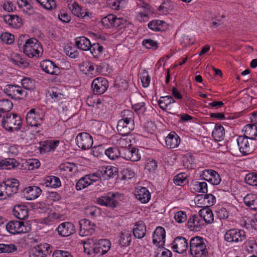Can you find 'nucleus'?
Returning a JSON list of instances; mask_svg holds the SVG:
<instances>
[{
  "label": "nucleus",
  "mask_w": 257,
  "mask_h": 257,
  "mask_svg": "<svg viewBox=\"0 0 257 257\" xmlns=\"http://www.w3.org/2000/svg\"><path fill=\"white\" fill-rule=\"evenodd\" d=\"M80 227L79 235L86 236L93 234L95 231V225L86 219H81L79 221Z\"/></svg>",
  "instance_id": "nucleus-16"
},
{
  "label": "nucleus",
  "mask_w": 257,
  "mask_h": 257,
  "mask_svg": "<svg viewBox=\"0 0 257 257\" xmlns=\"http://www.w3.org/2000/svg\"><path fill=\"white\" fill-rule=\"evenodd\" d=\"M206 240L200 236L192 237L189 242V252L192 257H206L208 250Z\"/></svg>",
  "instance_id": "nucleus-3"
},
{
  "label": "nucleus",
  "mask_w": 257,
  "mask_h": 257,
  "mask_svg": "<svg viewBox=\"0 0 257 257\" xmlns=\"http://www.w3.org/2000/svg\"><path fill=\"white\" fill-rule=\"evenodd\" d=\"M131 241L132 235L129 231L126 230L121 231L118 240L119 245L121 246H128L131 244Z\"/></svg>",
  "instance_id": "nucleus-41"
},
{
  "label": "nucleus",
  "mask_w": 257,
  "mask_h": 257,
  "mask_svg": "<svg viewBox=\"0 0 257 257\" xmlns=\"http://www.w3.org/2000/svg\"><path fill=\"white\" fill-rule=\"evenodd\" d=\"M85 213L88 216L95 217L100 213V209L95 206H89L85 209Z\"/></svg>",
  "instance_id": "nucleus-60"
},
{
  "label": "nucleus",
  "mask_w": 257,
  "mask_h": 257,
  "mask_svg": "<svg viewBox=\"0 0 257 257\" xmlns=\"http://www.w3.org/2000/svg\"><path fill=\"white\" fill-rule=\"evenodd\" d=\"M4 93L9 97L14 99H21L26 97L27 92L18 85H7L4 89Z\"/></svg>",
  "instance_id": "nucleus-9"
},
{
  "label": "nucleus",
  "mask_w": 257,
  "mask_h": 257,
  "mask_svg": "<svg viewBox=\"0 0 257 257\" xmlns=\"http://www.w3.org/2000/svg\"><path fill=\"white\" fill-rule=\"evenodd\" d=\"M202 199L204 202V207H209L213 205L216 202L215 197L211 194H206L202 195Z\"/></svg>",
  "instance_id": "nucleus-55"
},
{
  "label": "nucleus",
  "mask_w": 257,
  "mask_h": 257,
  "mask_svg": "<svg viewBox=\"0 0 257 257\" xmlns=\"http://www.w3.org/2000/svg\"><path fill=\"white\" fill-rule=\"evenodd\" d=\"M245 250L249 253L257 254V243L253 238H249L244 243Z\"/></svg>",
  "instance_id": "nucleus-45"
},
{
  "label": "nucleus",
  "mask_w": 257,
  "mask_h": 257,
  "mask_svg": "<svg viewBox=\"0 0 257 257\" xmlns=\"http://www.w3.org/2000/svg\"><path fill=\"white\" fill-rule=\"evenodd\" d=\"M199 216L203 220V222H205L206 223H212L214 221L213 214L209 208H204L200 210L199 212Z\"/></svg>",
  "instance_id": "nucleus-42"
},
{
  "label": "nucleus",
  "mask_w": 257,
  "mask_h": 257,
  "mask_svg": "<svg viewBox=\"0 0 257 257\" xmlns=\"http://www.w3.org/2000/svg\"><path fill=\"white\" fill-rule=\"evenodd\" d=\"M19 163L15 159L8 158L5 159H0V169L11 170L17 168Z\"/></svg>",
  "instance_id": "nucleus-37"
},
{
  "label": "nucleus",
  "mask_w": 257,
  "mask_h": 257,
  "mask_svg": "<svg viewBox=\"0 0 257 257\" xmlns=\"http://www.w3.org/2000/svg\"><path fill=\"white\" fill-rule=\"evenodd\" d=\"M136 198L142 203H148L151 197V194L149 190L146 187H141L136 191Z\"/></svg>",
  "instance_id": "nucleus-29"
},
{
  "label": "nucleus",
  "mask_w": 257,
  "mask_h": 257,
  "mask_svg": "<svg viewBox=\"0 0 257 257\" xmlns=\"http://www.w3.org/2000/svg\"><path fill=\"white\" fill-rule=\"evenodd\" d=\"M59 140H47L45 142L43 147L41 148V152H49L54 151L59 144Z\"/></svg>",
  "instance_id": "nucleus-43"
},
{
  "label": "nucleus",
  "mask_w": 257,
  "mask_h": 257,
  "mask_svg": "<svg viewBox=\"0 0 257 257\" xmlns=\"http://www.w3.org/2000/svg\"><path fill=\"white\" fill-rule=\"evenodd\" d=\"M78 147L86 150L91 148L93 145L92 137L87 133H81L77 135L75 139Z\"/></svg>",
  "instance_id": "nucleus-12"
},
{
  "label": "nucleus",
  "mask_w": 257,
  "mask_h": 257,
  "mask_svg": "<svg viewBox=\"0 0 257 257\" xmlns=\"http://www.w3.org/2000/svg\"><path fill=\"white\" fill-rule=\"evenodd\" d=\"M90 185L86 175L80 178L76 183L75 188L77 190H81Z\"/></svg>",
  "instance_id": "nucleus-57"
},
{
  "label": "nucleus",
  "mask_w": 257,
  "mask_h": 257,
  "mask_svg": "<svg viewBox=\"0 0 257 257\" xmlns=\"http://www.w3.org/2000/svg\"><path fill=\"white\" fill-rule=\"evenodd\" d=\"M13 103L9 99L0 100V112L2 113H10L13 107Z\"/></svg>",
  "instance_id": "nucleus-47"
},
{
  "label": "nucleus",
  "mask_w": 257,
  "mask_h": 257,
  "mask_svg": "<svg viewBox=\"0 0 257 257\" xmlns=\"http://www.w3.org/2000/svg\"><path fill=\"white\" fill-rule=\"evenodd\" d=\"M28 224V223H26ZM7 231L12 234H20L29 232L31 230L30 225H26L24 222L20 221H11L6 225Z\"/></svg>",
  "instance_id": "nucleus-8"
},
{
  "label": "nucleus",
  "mask_w": 257,
  "mask_h": 257,
  "mask_svg": "<svg viewBox=\"0 0 257 257\" xmlns=\"http://www.w3.org/2000/svg\"><path fill=\"white\" fill-rule=\"evenodd\" d=\"M121 194L118 192H109L107 196H102L98 198L96 202L101 205L114 208L118 205V202L115 199L118 198Z\"/></svg>",
  "instance_id": "nucleus-10"
},
{
  "label": "nucleus",
  "mask_w": 257,
  "mask_h": 257,
  "mask_svg": "<svg viewBox=\"0 0 257 257\" xmlns=\"http://www.w3.org/2000/svg\"><path fill=\"white\" fill-rule=\"evenodd\" d=\"M101 23L102 26L106 29L116 28L121 30L131 25V23L123 17H117L113 14H109L102 18Z\"/></svg>",
  "instance_id": "nucleus-5"
},
{
  "label": "nucleus",
  "mask_w": 257,
  "mask_h": 257,
  "mask_svg": "<svg viewBox=\"0 0 257 257\" xmlns=\"http://www.w3.org/2000/svg\"><path fill=\"white\" fill-rule=\"evenodd\" d=\"M17 250V247L13 243L0 244V251L4 253H12Z\"/></svg>",
  "instance_id": "nucleus-59"
},
{
  "label": "nucleus",
  "mask_w": 257,
  "mask_h": 257,
  "mask_svg": "<svg viewBox=\"0 0 257 257\" xmlns=\"http://www.w3.org/2000/svg\"><path fill=\"white\" fill-rule=\"evenodd\" d=\"M0 125L10 132H17L22 125V117L13 112L0 114Z\"/></svg>",
  "instance_id": "nucleus-2"
},
{
  "label": "nucleus",
  "mask_w": 257,
  "mask_h": 257,
  "mask_svg": "<svg viewBox=\"0 0 257 257\" xmlns=\"http://www.w3.org/2000/svg\"><path fill=\"white\" fill-rule=\"evenodd\" d=\"M56 230L60 236L68 237L75 233V227L71 222H64L59 225Z\"/></svg>",
  "instance_id": "nucleus-17"
},
{
  "label": "nucleus",
  "mask_w": 257,
  "mask_h": 257,
  "mask_svg": "<svg viewBox=\"0 0 257 257\" xmlns=\"http://www.w3.org/2000/svg\"><path fill=\"white\" fill-rule=\"evenodd\" d=\"M244 203L250 209L257 210V195L248 194L243 198Z\"/></svg>",
  "instance_id": "nucleus-40"
},
{
  "label": "nucleus",
  "mask_w": 257,
  "mask_h": 257,
  "mask_svg": "<svg viewBox=\"0 0 257 257\" xmlns=\"http://www.w3.org/2000/svg\"><path fill=\"white\" fill-rule=\"evenodd\" d=\"M111 242L107 239H100L95 242V254H105L110 248Z\"/></svg>",
  "instance_id": "nucleus-24"
},
{
  "label": "nucleus",
  "mask_w": 257,
  "mask_h": 257,
  "mask_svg": "<svg viewBox=\"0 0 257 257\" xmlns=\"http://www.w3.org/2000/svg\"><path fill=\"white\" fill-rule=\"evenodd\" d=\"M23 52L31 58H38L43 54V50L41 43L36 38H32L26 40L23 46Z\"/></svg>",
  "instance_id": "nucleus-4"
},
{
  "label": "nucleus",
  "mask_w": 257,
  "mask_h": 257,
  "mask_svg": "<svg viewBox=\"0 0 257 257\" xmlns=\"http://www.w3.org/2000/svg\"><path fill=\"white\" fill-rule=\"evenodd\" d=\"M101 175L104 180H108L113 178L118 173L116 167L112 166L102 167L100 171Z\"/></svg>",
  "instance_id": "nucleus-32"
},
{
  "label": "nucleus",
  "mask_w": 257,
  "mask_h": 257,
  "mask_svg": "<svg viewBox=\"0 0 257 257\" xmlns=\"http://www.w3.org/2000/svg\"><path fill=\"white\" fill-rule=\"evenodd\" d=\"M212 137L216 141L223 140L225 137V130L224 127L220 123H216L212 132Z\"/></svg>",
  "instance_id": "nucleus-39"
},
{
  "label": "nucleus",
  "mask_w": 257,
  "mask_h": 257,
  "mask_svg": "<svg viewBox=\"0 0 257 257\" xmlns=\"http://www.w3.org/2000/svg\"><path fill=\"white\" fill-rule=\"evenodd\" d=\"M40 161L36 159H30L26 160L23 164L26 169L28 170H33L35 169H38L40 166Z\"/></svg>",
  "instance_id": "nucleus-51"
},
{
  "label": "nucleus",
  "mask_w": 257,
  "mask_h": 257,
  "mask_svg": "<svg viewBox=\"0 0 257 257\" xmlns=\"http://www.w3.org/2000/svg\"><path fill=\"white\" fill-rule=\"evenodd\" d=\"M146 104L144 102H141L132 105V108L138 114H143L146 110Z\"/></svg>",
  "instance_id": "nucleus-62"
},
{
  "label": "nucleus",
  "mask_w": 257,
  "mask_h": 257,
  "mask_svg": "<svg viewBox=\"0 0 257 257\" xmlns=\"http://www.w3.org/2000/svg\"><path fill=\"white\" fill-rule=\"evenodd\" d=\"M175 102H176V101L170 95L161 96L158 101L159 107L163 110H166L167 109H170L169 105Z\"/></svg>",
  "instance_id": "nucleus-38"
},
{
  "label": "nucleus",
  "mask_w": 257,
  "mask_h": 257,
  "mask_svg": "<svg viewBox=\"0 0 257 257\" xmlns=\"http://www.w3.org/2000/svg\"><path fill=\"white\" fill-rule=\"evenodd\" d=\"M110 141L112 144L116 146L118 148L120 147L127 149V147L131 145V139L127 137V136L121 137L117 135H113L111 137Z\"/></svg>",
  "instance_id": "nucleus-22"
},
{
  "label": "nucleus",
  "mask_w": 257,
  "mask_h": 257,
  "mask_svg": "<svg viewBox=\"0 0 257 257\" xmlns=\"http://www.w3.org/2000/svg\"><path fill=\"white\" fill-rule=\"evenodd\" d=\"M91 87L95 94L100 95L104 93L107 90L108 82L105 78L97 77L93 80Z\"/></svg>",
  "instance_id": "nucleus-14"
},
{
  "label": "nucleus",
  "mask_w": 257,
  "mask_h": 257,
  "mask_svg": "<svg viewBox=\"0 0 257 257\" xmlns=\"http://www.w3.org/2000/svg\"><path fill=\"white\" fill-rule=\"evenodd\" d=\"M75 42L77 48L83 50L88 51L91 49V43L90 40L85 37H77L75 39Z\"/></svg>",
  "instance_id": "nucleus-35"
},
{
  "label": "nucleus",
  "mask_w": 257,
  "mask_h": 257,
  "mask_svg": "<svg viewBox=\"0 0 257 257\" xmlns=\"http://www.w3.org/2000/svg\"><path fill=\"white\" fill-rule=\"evenodd\" d=\"M19 186V181L15 179H7L0 184V199H6L16 193Z\"/></svg>",
  "instance_id": "nucleus-6"
},
{
  "label": "nucleus",
  "mask_w": 257,
  "mask_h": 257,
  "mask_svg": "<svg viewBox=\"0 0 257 257\" xmlns=\"http://www.w3.org/2000/svg\"><path fill=\"white\" fill-rule=\"evenodd\" d=\"M200 176L202 177L203 180L213 185H218L221 181L219 174L215 170L212 169L203 170Z\"/></svg>",
  "instance_id": "nucleus-15"
},
{
  "label": "nucleus",
  "mask_w": 257,
  "mask_h": 257,
  "mask_svg": "<svg viewBox=\"0 0 257 257\" xmlns=\"http://www.w3.org/2000/svg\"><path fill=\"white\" fill-rule=\"evenodd\" d=\"M50 96L54 101H58L64 98V95L62 91L57 87H53L50 90Z\"/></svg>",
  "instance_id": "nucleus-52"
},
{
  "label": "nucleus",
  "mask_w": 257,
  "mask_h": 257,
  "mask_svg": "<svg viewBox=\"0 0 257 257\" xmlns=\"http://www.w3.org/2000/svg\"><path fill=\"white\" fill-rule=\"evenodd\" d=\"M166 147L169 149H174L177 147L180 143L179 136L174 132H171L165 138Z\"/></svg>",
  "instance_id": "nucleus-28"
},
{
  "label": "nucleus",
  "mask_w": 257,
  "mask_h": 257,
  "mask_svg": "<svg viewBox=\"0 0 257 257\" xmlns=\"http://www.w3.org/2000/svg\"><path fill=\"white\" fill-rule=\"evenodd\" d=\"M191 189L195 192L206 194L208 191L207 184L205 182L193 180L190 184Z\"/></svg>",
  "instance_id": "nucleus-33"
},
{
  "label": "nucleus",
  "mask_w": 257,
  "mask_h": 257,
  "mask_svg": "<svg viewBox=\"0 0 257 257\" xmlns=\"http://www.w3.org/2000/svg\"><path fill=\"white\" fill-rule=\"evenodd\" d=\"M166 231L165 229L158 226L155 230L153 234V242L155 245L158 246H163L165 244Z\"/></svg>",
  "instance_id": "nucleus-21"
},
{
  "label": "nucleus",
  "mask_w": 257,
  "mask_h": 257,
  "mask_svg": "<svg viewBox=\"0 0 257 257\" xmlns=\"http://www.w3.org/2000/svg\"><path fill=\"white\" fill-rule=\"evenodd\" d=\"M42 184L46 187H50L52 188H58L61 186V183L60 179L54 176H48L45 177L43 181Z\"/></svg>",
  "instance_id": "nucleus-34"
},
{
  "label": "nucleus",
  "mask_w": 257,
  "mask_h": 257,
  "mask_svg": "<svg viewBox=\"0 0 257 257\" xmlns=\"http://www.w3.org/2000/svg\"><path fill=\"white\" fill-rule=\"evenodd\" d=\"M135 124L129 121L119 120L117 125V131L119 135L127 136L134 129Z\"/></svg>",
  "instance_id": "nucleus-18"
},
{
  "label": "nucleus",
  "mask_w": 257,
  "mask_h": 257,
  "mask_svg": "<svg viewBox=\"0 0 257 257\" xmlns=\"http://www.w3.org/2000/svg\"><path fill=\"white\" fill-rule=\"evenodd\" d=\"M42 190L36 186H30L26 187L23 191V195L27 200H32L37 198L41 194Z\"/></svg>",
  "instance_id": "nucleus-23"
},
{
  "label": "nucleus",
  "mask_w": 257,
  "mask_h": 257,
  "mask_svg": "<svg viewBox=\"0 0 257 257\" xmlns=\"http://www.w3.org/2000/svg\"><path fill=\"white\" fill-rule=\"evenodd\" d=\"M245 136L250 139L252 141L257 136V126L253 124H248L244 127Z\"/></svg>",
  "instance_id": "nucleus-44"
},
{
  "label": "nucleus",
  "mask_w": 257,
  "mask_h": 257,
  "mask_svg": "<svg viewBox=\"0 0 257 257\" xmlns=\"http://www.w3.org/2000/svg\"><path fill=\"white\" fill-rule=\"evenodd\" d=\"M59 169L61 173L67 176H72L78 170L76 164L68 162L61 164L59 166Z\"/></svg>",
  "instance_id": "nucleus-25"
},
{
  "label": "nucleus",
  "mask_w": 257,
  "mask_h": 257,
  "mask_svg": "<svg viewBox=\"0 0 257 257\" xmlns=\"http://www.w3.org/2000/svg\"><path fill=\"white\" fill-rule=\"evenodd\" d=\"M89 50L94 58H98L102 54L104 48L99 43H93L91 44V49Z\"/></svg>",
  "instance_id": "nucleus-50"
},
{
  "label": "nucleus",
  "mask_w": 257,
  "mask_h": 257,
  "mask_svg": "<svg viewBox=\"0 0 257 257\" xmlns=\"http://www.w3.org/2000/svg\"><path fill=\"white\" fill-rule=\"evenodd\" d=\"M148 28L155 31H164L167 28V24L163 21L153 20L148 24Z\"/></svg>",
  "instance_id": "nucleus-36"
},
{
  "label": "nucleus",
  "mask_w": 257,
  "mask_h": 257,
  "mask_svg": "<svg viewBox=\"0 0 257 257\" xmlns=\"http://www.w3.org/2000/svg\"><path fill=\"white\" fill-rule=\"evenodd\" d=\"M40 66L45 73L50 75H58L60 72L59 67L54 62L49 60H45L40 62Z\"/></svg>",
  "instance_id": "nucleus-20"
},
{
  "label": "nucleus",
  "mask_w": 257,
  "mask_h": 257,
  "mask_svg": "<svg viewBox=\"0 0 257 257\" xmlns=\"http://www.w3.org/2000/svg\"><path fill=\"white\" fill-rule=\"evenodd\" d=\"M22 88L24 90H32L35 86V82L29 78H23L21 81Z\"/></svg>",
  "instance_id": "nucleus-61"
},
{
  "label": "nucleus",
  "mask_w": 257,
  "mask_h": 257,
  "mask_svg": "<svg viewBox=\"0 0 257 257\" xmlns=\"http://www.w3.org/2000/svg\"><path fill=\"white\" fill-rule=\"evenodd\" d=\"M203 225V220L200 216L193 214L189 216L187 222V227L189 230L199 231Z\"/></svg>",
  "instance_id": "nucleus-19"
},
{
  "label": "nucleus",
  "mask_w": 257,
  "mask_h": 257,
  "mask_svg": "<svg viewBox=\"0 0 257 257\" xmlns=\"http://www.w3.org/2000/svg\"><path fill=\"white\" fill-rule=\"evenodd\" d=\"M246 183L250 186H257V173H250L245 177Z\"/></svg>",
  "instance_id": "nucleus-56"
},
{
  "label": "nucleus",
  "mask_w": 257,
  "mask_h": 257,
  "mask_svg": "<svg viewBox=\"0 0 257 257\" xmlns=\"http://www.w3.org/2000/svg\"><path fill=\"white\" fill-rule=\"evenodd\" d=\"M123 157L125 160L136 162L141 159V156L138 148H131L124 149Z\"/></svg>",
  "instance_id": "nucleus-27"
},
{
  "label": "nucleus",
  "mask_w": 257,
  "mask_h": 257,
  "mask_svg": "<svg viewBox=\"0 0 257 257\" xmlns=\"http://www.w3.org/2000/svg\"><path fill=\"white\" fill-rule=\"evenodd\" d=\"M77 48L73 45L67 44L65 46L64 51L67 56L71 58L75 59L78 58L79 54Z\"/></svg>",
  "instance_id": "nucleus-48"
},
{
  "label": "nucleus",
  "mask_w": 257,
  "mask_h": 257,
  "mask_svg": "<svg viewBox=\"0 0 257 257\" xmlns=\"http://www.w3.org/2000/svg\"><path fill=\"white\" fill-rule=\"evenodd\" d=\"M71 12L75 16L79 18H84L88 16V12L82 8L76 3L74 2L72 5Z\"/></svg>",
  "instance_id": "nucleus-46"
},
{
  "label": "nucleus",
  "mask_w": 257,
  "mask_h": 257,
  "mask_svg": "<svg viewBox=\"0 0 257 257\" xmlns=\"http://www.w3.org/2000/svg\"><path fill=\"white\" fill-rule=\"evenodd\" d=\"M172 249L177 253L182 254L185 252L189 247L187 239L183 236L176 237L171 244Z\"/></svg>",
  "instance_id": "nucleus-13"
},
{
  "label": "nucleus",
  "mask_w": 257,
  "mask_h": 257,
  "mask_svg": "<svg viewBox=\"0 0 257 257\" xmlns=\"http://www.w3.org/2000/svg\"><path fill=\"white\" fill-rule=\"evenodd\" d=\"M251 141L249 143L248 138L244 136H239L236 140V143L240 152L244 156L252 153L254 150L255 145H252Z\"/></svg>",
  "instance_id": "nucleus-11"
},
{
  "label": "nucleus",
  "mask_w": 257,
  "mask_h": 257,
  "mask_svg": "<svg viewBox=\"0 0 257 257\" xmlns=\"http://www.w3.org/2000/svg\"><path fill=\"white\" fill-rule=\"evenodd\" d=\"M44 120V113L38 108H31L27 113V123L34 130L35 134H39L43 131L42 123Z\"/></svg>",
  "instance_id": "nucleus-1"
},
{
  "label": "nucleus",
  "mask_w": 257,
  "mask_h": 257,
  "mask_svg": "<svg viewBox=\"0 0 257 257\" xmlns=\"http://www.w3.org/2000/svg\"><path fill=\"white\" fill-rule=\"evenodd\" d=\"M95 242L93 239H88L85 241L84 243V251L88 255H90L92 253L95 254V251L94 249Z\"/></svg>",
  "instance_id": "nucleus-54"
},
{
  "label": "nucleus",
  "mask_w": 257,
  "mask_h": 257,
  "mask_svg": "<svg viewBox=\"0 0 257 257\" xmlns=\"http://www.w3.org/2000/svg\"><path fill=\"white\" fill-rule=\"evenodd\" d=\"M188 175L185 173H181L175 176L174 183L178 186H183L188 183Z\"/></svg>",
  "instance_id": "nucleus-53"
},
{
  "label": "nucleus",
  "mask_w": 257,
  "mask_h": 257,
  "mask_svg": "<svg viewBox=\"0 0 257 257\" xmlns=\"http://www.w3.org/2000/svg\"><path fill=\"white\" fill-rule=\"evenodd\" d=\"M13 214L18 219L24 220L29 216L28 209L25 205H15L13 209Z\"/></svg>",
  "instance_id": "nucleus-31"
},
{
  "label": "nucleus",
  "mask_w": 257,
  "mask_h": 257,
  "mask_svg": "<svg viewBox=\"0 0 257 257\" xmlns=\"http://www.w3.org/2000/svg\"><path fill=\"white\" fill-rule=\"evenodd\" d=\"M134 236L138 239L144 237L146 233V226L144 221L140 220L134 224L133 229Z\"/></svg>",
  "instance_id": "nucleus-30"
},
{
  "label": "nucleus",
  "mask_w": 257,
  "mask_h": 257,
  "mask_svg": "<svg viewBox=\"0 0 257 257\" xmlns=\"http://www.w3.org/2000/svg\"><path fill=\"white\" fill-rule=\"evenodd\" d=\"M95 64L91 62L88 63V65L86 67V70L84 73L87 76L91 77H94L97 76V73L95 72Z\"/></svg>",
  "instance_id": "nucleus-63"
},
{
  "label": "nucleus",
  "mask_w": 257,
  "mask_h": 257,
  "mask_svg": "<svg viewBox=\"0 0 257 257\" xmlns=\"http://www.w3.org/2000/svg\"><path fill=\"white\" fill-rule=\"evenodd\" d=\"M105 154L110 160H115L120 157V152L117 147H110L105 151Z\"/></svg>",
  "instance_id": "nucleus-49"
},
{
  "label": "nucleus",
  "mask_w": 257,
  "mask_h": 257,
  "mask_svg": "<svg viewBox=\"0 0 257 257\" xmlns=\"http://www.w3.org/2000/svg\"><path fill=\"white\" fill-rule=\"evenodd\" d=\"M137 12H142L144 13L148 11V14H151L152 13L151 7L147 3H144L142 1H140V3H138L137 5Z\"/></svg>",
  "instance_id": "nucleus-64"
},
{
  "label": "nucleus",
  "mask_w": 257,
  "mask_h": 257,
  "mask_svg": "<svg viewBox=\"0 0 257 257\" xmlns=\"http://www.w3.org/2000/svg\"><path fill=\"white\" fill-rule=\"evenodd\" d=\"M122 118L120 120L129 121L134 122V113L133 111L128 109H124L121 112Z\"/></svg>",
  "instance_id": "nucleus-58"
},
{
  "label": "nucleus",
  "mask_w": 257,
  "mask_h": 257,
  "mask_svg": "<svg viewBox=\"0 0 257 257\" xmlns=\"http://www.w3.org/2000/svg\"><path fill=\"white\" fill-rule=\"evenodd\" d=\"M4 22L14 28H19L22 26V19L17 15H7L3 17Z\"/></svg>",
  "instance_id": "nucleus-26"
},
{
  "label": "nucleus",
  "mask_w": 257,
  "mask_h": 257,
  "mask_svg": "<svg viewBox=\"0 0 257 257\" xmlns=\"http://www.w3.org/2000/svg\"><path fill=\"white\" fill-rule=\"evenodd\" d=\"M224 237L226 242L231 244L240 243L246 238V233L243 230L235 228L227 230Z\"/></svg>",
  "instance_id": "nucleus-7"
}]
</instances>
